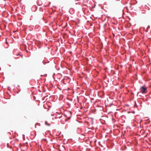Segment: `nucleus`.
Wrapping results in <instances>:
<instances>
[{
    "label": "nucleus",
    "instance_id": "f257e3e1",
    "mask_svg": "<svg viewBox=\"0 0 151 151\" xmlns=\"http://www.w3.org/2000/svg\"><path fill=\"white\" fill-rule=\"evenodd\" d=\"M146 88L143 87H142L141 88L140 90L142 92L145 93L146 90Z\"/></svg>",
    "mask_w": 151,
    "mask_h": 151
},
{
    "label": "nucleus",
    "instance_id": "f03ea898",
    "mask_svg": "<svg viewBox=\"0 0 151 151\" xmlns=\"http://www.w3.org/2000/svg\"><path fill=\"white\" fill-rule=\"evenodd\" d=\"M45 125H47L48 126H50V124H48V122L47 121H46L45 122Z\"/></svg>",
    "mask_w": 151,
    "mask_h": 151
}]
</instances>
